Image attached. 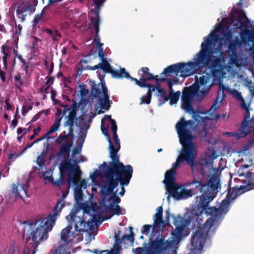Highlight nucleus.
I'll use <instances>...</instances> for the list:
<instances>
[{"mask_svg":"<svg viewBox=\"0 0 254 254\" xmlns=\"http://www.w3.org/2000/svg\"><path fill=\"white\" fill-rule=\"evenodd\" d=\"M221 29L217 24L209 34L203 37L201 44V50L193 57V61L188 63H179L164 69L163 73L171 76L187 77L204 67L210 68L212 74L206 73L199 77L196 83L186 88L182 97V108L185 112L192 114L194 121H185L183 123L191 122L190 132L202 127L201 137L211 144L217 142L212 135L211 120H216L220 116L214 113L218 108V103H214L207 112H194L192 107L194 101H201L210 91L213 84L220 87L222 79L229 74L234 76L236 56L233 55L235 49L233 44L229 46V51H223V42L221 41Z\"/></svg>","mask_w":254,"mask_h":254,"instance_id":"nucleus-1","label":"nucleus"},{"mask_svg":"<svg viewBox=\"0 0 254 254\" xmlns=\"http://www.w3.org/2000/svg\"><path fill=\"white\" fill-rule=\"evenodd\" d=\"M101 130L109 143L110 157L112 161L108 164L104 162L90 175V178L95 182L99 177L103 176L102 192L103 197L111 193L120 183L121 190L119 194L123 196L125 192L124 186H127L132 177L133 169L129 165L124 166L119 161L117 152L120 149V141L117 134V126L110 116L105 115L101 121Z\"/></svg>","mask_w":254,"mask_h":254,"instance_id":"nucleus-2","label":"nucleus"},{"mask_svg":"<svg viewBox=\"0 0 254 254\" xmlns=\"http://www.w3.org/2000/svg\"><path fill=\"white\" fill-rule=\"evenodd\" d=\"M104 180L103 176H101L99 177L95 182L92 181L94 185L101 187V200L99 208L96 209L95 206L92 209L88 210L73 209L66 216L67 222L72 226H74L76 231L91 232L97 229V223L98 221L101 223L106 219H109L114 215H120L125 213V210L118 205L121 199L117 195V191H114L116 187L113 189L111 193L103 197L102 187L104 184Z\"/></svg>","mask_w":254,"mask_h":254,"instance_id":"nucleus-3","label":"nucleus"},{"mask_svg":"<svg viewBox=\"0 0 254 254\" xmlns=\"http://www.w3.org/2000/svg\"><path fill=\"white\" fill-rule=\"evenodd\" d=\"M99 49L98 56L101 58L102 63L92 67V69H98L97 71L100 82L96 85L94 81L90 80V82L92 87L93 90L95 91V94L99 96L98 103L100 106L101 110H108L110 107V101L108 94V89L105 86L104 78L105 73L109 72L112 74L113 76L117 78L130 77L125 68H120V70H114L112 66L104 59V53L102 47H97Z\"/></svg>","mask_w":254,"mask_h":254,"instance_id":"nucleus-4","label":"nucleus"},{"mask_svg":"<svg viewBox=\"0 0 254 254\" xmlns=\"http://www.w3.org/2000/svg\"><path fill=\"white\" fill-rule=\"evenodd\" d=\"M67 193L63 194L55 206L53 214L48 215L46 218L39 217L33 221L25 223V229L29 236L28 241L31 239V242L34 244L36 247H38L41 241L47 239L48 233L52 230L59 213L64 207L63 201Z\"/></svg>","mask_w":254,"mask_h":254,"instance_id":"nucleus-5","label":"nucleus"},{"mask_svg":"<svg viewBox=\"0 0 254 254\" xmlns=\"http://www.w3.org/2000/svg\"><path fill=\"white\" fill-rule=\"evenodd\" d=\"M76 110L77 105L75 103H73L70 106H66L64 107V114L67 120L64 123V127H68L67 133H66L65 131L63 132L56 139L57 142L66 143L67 138L72 135L73 130L75 127H77L78 131L80 130L79 135L82 138V143L83 142L89 126L87 124L84 123L82 117L76 118Z\"/></svg>","mask_w":254,"mask_h":254,"instance_id":"nucleus-6","label":"nucleus"},{"mask_svg":"<svg viewBox=\"0 0 254 254\" xmlns=\"http://www.w3.org/2000/svg\"><path fill=\"white\" fill-rule=\"evenodd\" d=\"M82 146H78L73 150L71 156H69L68 159L62 163L60 166V172L62 174H66L68 176H70V183L74 182L77 176H80L79 166L77 165L79 162L85 161L86 159L80 154Z\"/></svg>","mask_w":254,"mask_h":254,"instance_id":"nucleus-7","label":"nucleus"},{"mask_svg":"<svg viewBox=\"0 0 254 254\" xmlns=\"http://www.w3.org/2000/svg\"><path fill=\"white\" fill-rule=\"evenodd\" d=\"M252 81L248 80V84L246 86L248 88L251 95L254 97V85H251ZM248 114L249 113L248 112ZM250 115L246 116L242 123L241 128L235 132H227L225 133L229 137H234L238 139L245 137L252 131H254V118L250 120ZM254 141V136L252 142Z\"/></svg>","mask_w":254,"mask_h":254,"instance_id":"nucleus-8","label":"nucleus"},{"mask_svg":"<svg viewBox=\"0 0 254 254\" xmlns=\"http://www.w3.org/2000/svg\"><path fill=\"white\" fill-rule=\"evenodd\" d=\"M29 185L28 181L23 184L13 183L8 193L5 194L4 198L7 203L12 204L19 199L24 202L23 196H27V191Z\"/></svg>","mask_w":254,"mask_h":254,"instance_id":"nucleus-9","label":"nucleus"},{"mask_svg":"<svg viewBox=\"0 0 254 254\" xmlns=\"http://www.w3.org/2000/svg\"><path fill=\"white\" fill-rule=\"evenodd\" d=\"M94 8H92L90 11V14L91 17V25L93 26V29L95 30L96 35L94 38V41L96 43V47L102 46L103 44L100 42V38L98 35L99 32V13L100 7L103 5V3L106 0H92Z\"/></svg>","mask_w":254,"mask_h":254,"instance_id":"nucleus-10","label":"nucleus"},{"mask_svg":"<svg viewBox=\"0 0 254 254\" xmlns=\"http://www.w3.org/2000/svg\"><path fill=\"white\" fill-rule=\"evenodd\" d=\"M72 230V226L68 223V226L63 229L61 232V240L67 245H72L81 241L83 239V236L81 235L75 233Z\"/></svg>","mask_w":254,"mask_h":254,"instance_id":"nucleus-11","label":"nucleus"},{"mask_svg":"<svg viewBox=\"0 0 254 254\" xmlns=\"http://www.w3.org/2000/svg\"><path fill=\"white\" fill-rule=\"evenodd\" d=\"M72 183H70V176H68L67 181L69 186H74V197L77 203H79L82 199V188L86 187V181L85 180H81L80 176H77Z\"/></svg>","mask_w":254,"mask_h":254,"instance_id":"nucleus-12","label":"nucleus"},{"mask_svg":"<svg viewBox=\"0 0 254 254\" xmlns=\"http://www.w3.org/2000/svg\"><path fill=\"white\" fill-rule=\"evenodd\" d=\"M63 117V115H62V110L60 109H57V112L56 114V119L55 120L54 124L51 127L49 130L42 137H40L33 142V143H36L39 142V141L43 140L44 139H47L49 140L50 138H52L54 139V137H51V135L55 132L59 130L61 122L62 119Z\"/></svg>","mask_w":254,"mask_h":254,"instance_id":"nucleus-13","label":"nucleus"},{"mask_svg":"<svg viewBox=\"0 0 254 254\" xmlns=\"http://www.w3.org/2000/svg\"><path fill=\"white\" fill-rule=\"evenodd\" d=\"M163 208L162 206H159L156 209V212L154 215L153 220L154 224L155 227L164 228L169 225L170 214L169 211H165L166 217L164 220L162 219Z\"/></svg>","mask_w":254,"mask_h":254,"instance_id":"nucleus-14","label":"nucleus"},{"mask_svg":"<svg viewBox=\"0 0 254 254\" xmlns=\"http://www.w3.org/2000/svg\"><path fill=\"white\" fill-rule=\"evenodd\" d=\"M131 79L135 81L136 84L140 87H148V91L146 94L143 95L141 99L140 104H149L150 103L151 98V93L155 91L154 86L150 85H146L143 81H140L134 78L130 77Z\"/></svg>","mask_w":254,"mask_h":254,"instance_id":"nucleus-15","label":"nucleus"},{"mask_svg":"<svg viewBox=\"0 0 254 254\" xmlns=\"http://www.w3.org/2000/svg\"><path fill=\"white\" fill-rule=\"evenodd\" d=\"M220 89H222L223 91L226 90L230 93L234 97L240 102L241 107L248 111V108L240 92L235 89L230 88L229 86L223 84L222 83V84H220Z\"/></svg>","mask_w":254,"mask_h":254,"instance_id":"nucleus-16","label":"nucleus"},{"mask_svg":"<svg viewBox=\"0 0 254 254\" xmlns=\"http://www.w3.org/2000/svg\"><path fill=\"white\" fill-rule=\"evenodd\" d=\"M166 82L170 89L169 96L168 97V100H170L171 105L175 104L178 101L181 94V92L179 91L174 92L172 88L173 85L177 83V81L175 80L167 79Z\"/></svg>","mask_w":254,"mask_h":254,"instance_id":"nucleus-17","label":"nucleus"},{"mask_svg":"<svg viewBox=\"0 0 254 254\" xmlns=\"http://www.w3.org/2000/svg\"><path fill=\"white\" fill-rule=\"evenodd\" d=\"M32 13L30 6L26 3H21L18 5L16 9V15L20 21L25 20L26 16Z\"/></svg>","mask_w":254,"mask_h":254,"instance_id":"nucleus-18","label":"nucleus"},{"mask_svg":"<svg viewBox=\"0 0 254 254\" xmlns=\"http://www.w3.org/2000/svg\"><path fill=\"white\" fill-rule=\"evenodd\" d=\"M61 173V176L60 179L56 181H54L53 178V171L51 170H48L46 172H43L42 174V177L45 180V183L48 184L49 183H52V184L57 185L58 186H60L61 185L63 184V178L62 177V175H64V174Z\"/></svg>","mask_w":254,"mask_h":254,"instance_id":"nucleus-19","label":"nucleus"},{"mask_svg":"<svg viewBox=\"0 0 254 254\" xmlns=\"http://www.w3.org/2000/svg\"><path fill=\"white\" fill-rule=\"evenodd\" d=\"M155 91H156V95L157 96L160 105H162L168 100V97L165 94V90L162 88L159 85L154 86Z\"/></svg>","mask_w":254,"mask_h":254,"instance_id":"nucleus-20","label":"nucleus"},{"mask_svg":"<svg viewBox=\"0 0 254 254\" xmlns=\"http://www.w3.org/2000/svg\"><path fill=\"white\" fill-rule=\"evenodd\" d=\"M47 8V6H45L41 11V13L36 14L33 20L32 25L34 28L39 27V26L44 22V20L43 15H44L46 10Z\"/></svg>","mask_w":254,"mask_h":254,"instance_id":"nucleus-21","label":"nucleus"},{"mask_svg":"<svg viewBox=\"0 0 254 254\" xmlns=\"http://www.w3.org/2000/svg\"><path fill=\"white\" fill-rule=\"evenodd\" d=\"M115 244L114 245L113 248L109 250V254H121V247L120 244L122 243V240H120V236L117 234H115Z\"/></svg>","mask_w":254,"mask_h":254,"instance_id":"nucleus-22","label":"nucleus"},{"mask_svg":"<svg viewBox=\"0 0 254 254\" xmlns=\"http://www.w3.org/2000/svg\"><path fill=\"white\" fill-rule=\"evenodd\" d=\"M37 248L34 244L30 242L25 246L22 254H35L37 251Z\"/></svg>","mask_w":254,"mask_h":254,"instance_id":"nucleus-23","label":"nucleus"},{"mask_svg":"<svg viewBox=\"0 0 254 254\" xmlns=\"http://www.w3.org/2000/svg\"><path fill=\"white\" fill-rule=\"evenodd\" d=\"M45 155L44 153H41L40 155L38 156L36 161V163L38 165V166L36 167L37 170H42L45 167Z\"/></svg>","mask_w":254,"mask_h":254,"instance_id":"nucleus-24","label":"nucleus"},{"mask_svg":"<svg viewBox=\"0 0 254 254\" xmlns=\"http://www.w3.org/2000/svg\"><path fill=\"white\" fill-rule=\"evenodd\" d=\"M248 167V166H243L241 167L238 171V176L240 177L243 176L249 177L250 173L247 170Z\"/></svg>","mask_w":254,"mask_h":254,"instance_id":"nucleus-25","label":"nucleus"},{"mask_svg":"<svg viewBox=\"0 0 254 254\" xmlns=\"http://www.w3.org/2000/svg\"><path fill=\"white\" fill-rule=\"evenodd\" d=\"M46 32L50 34L54 41H58L61 37V34L57 31H52L50 29H47Z\"/></svg>","mask_w":254,"mask_h":254,"instance_id":"nucleus-26","label":"nucleus"},{"mask_svg":"<svg viewBox=\"0 0 254 254\" xmlns=\"http://www.w3.org/2000/svg\"><path fill=\"white\" fill-rule=\"evenodd\" d=\"M70 146L67 143H64L61 147L60 153L61 155L69 154Z\"/></svg>","mask_w":254,"mask_h":254,"instance_id":"nucleus-27","label":"nucleus"},{"mask_svg":"<svg viewBox=\"0 0 254 254\" xmlns=\"http://www.w3.org/2000/svg\"><path fill=\"white\" fill-rule=\"evenodd\" d=\"M2 51L4 55L3 58L7 59V58L10 56L11 53L10 48L7 45H2Z\"/></svg>","mask_w":254,"mask_h":254,"instance_id":"nucleus-28","label":"nucleus"},{"mask_svg":"<svg viewBox=\"0 0 254 254\" xmlns=\"http://www.w3.org/2000/svg\"><path fill=\"white\" fill-rule=\"evenodd\" d=\"M45 63L47 69L48 70L49 73L50 74L53 71L54 64L53 62L47 60H45Z\"/></svg>","mask_w":254,"mask_h":254,"instance_id":"nucleus-29","label":"nucleus"},{"mask_svg":"<svg viewBox=\"0 0 254 254\" xmlns=\"http://www.w3.org/2000/svg\"><path fill=\"white\" fill-rule=\"evenodd\" d=\"M141 70L144 73H146L147 74L148 76L147 77V79L148 80H150L153 78V76L151 74L148 73L149 69L147 67H142L141 68Z\"/></svg>","mask_w":254,"mask_h":254,"instance_id":"nucleus-30","label":"nucleus"},{"mask_svg":"<svg viewBox=\"0 0 254 254\" xmlns=\"http://www.w3.org/2000/svg\"><path fill=\"white\" fill-rule=\"evenodd\" d=\"M125 238H126L128 241L131 243H132L134 241V237L132 234L123 236L122 238L121 239L122 240V242Z\"/></svg>","mask_w":254,"mask_h":254,"instance_id":"nucleus-31","label":"nucleus"},{"mask_svg":"<svg viewBox=\"0 0 254 254\" xmlns=\"http://www.w3.org/2000/svg\"><path fill=\"white\" fill-rule=\"evenodd\" d=\"M21 154V153L18 154H15V153H10L9 154L8 159L9 160H10L13 161L15 159H16L17 158L19 157Z\"/></svg>","mask_w":254,"mask_h":254,"instance_id":"nucleus-32","label":"nucleus"},{"mask_svg":"<svg viewBox=\"0 0 254 254\" xmlns=\"http://www.w3.org/2000/svg\"><path fill=\"white\" fill-rule=\"evenodd\" d=\"M95 234L94 232H90L88 235V237L86 238V241L88 242H90L95 239Z\"/></svg>","mask_w":254,"mask_h":254,"instance_id":"nucleus-33","label":"nucleus"},{"mask_svg":"<svg viewBox=\"0 0 254 254\" xmlns=\"http://www.w3.org/2000/svg\"><path fill=\"white\" fill-rule=\"evenodd\" d=\"M151 226L148 225H145L143 226V229L142 231L143 234H148L150 230Z\"/></svg>","mask_w":254,"mask_h":254,"instance_id":"nucleus-34","label":"nucleus"},{"mask_svg":"<svg viewBox=\"0 0 254 254\" xmlns=\"http://www.w3.org/2000/svg\"><path fill=\"white\" fill-rule=\"evenodd\" d=\"M27 132V130L25 128H18L17 129V133L18 135L19 134H25Z\"/></svg>","mask_w":254,"mask_h":254,"instance_id":"nucleus-35","label":"nucleus"},{"mask_svg":"<svg viewBox=\"0 0 254 254\" xmlns=\"http://www.w3.org/2000/svg\"><path fill=\"white\" fill-rule=\"evenodd\" d=\"M21 74H18L14 77L15 80L17 82L19 83V84L22 85V82L21 81Z\"/></svg>","mask_w":254,"mask_h":254,"instance_id":"nucleus-36","label":"nucleus"},{"mask_svg":"<svg viewBox=\"0 0 254 254\" xmlns=\"http://www.w3.org/2000/svg\"><path fill=\"white\" fill-rule=\"evenodd\" d=\"M4 71L3 69L0 70V77L3 82H4L5 80Z\"/></svg>","mask_w":254,"mask_h":254,"instance_id":"nucleus-37","label":"nucleus"},{"mask_svg":"<svg viewBox=\"0 0 254 254\" xmlns=\"http://www.w3.org/2000/svg\"><path fill=\"white\" fill-rule=\"evenodd\" d=\"M54 78H53V77H48L46 81V84L50 86L54 83Z\"/></svg>","mask_w":254,"mask_h":254,"instance_id":"nucleus-38","label":"nucleus"},{"mask_svg":"<svg viewBox=\"0 0 254 254\" xmlns=\"http://www.w3.org/2000/svg\"><path fill=\"white\" fill-rule=\"evenodd\" d=\"M5 104H6V108L7 110H11L12 109V106L8 103V100H5Z\"/></svg>","mask_w":254,"mask_h":254,"instance_id":"nucleus-39","label":"nucleus"},{"mask_svg":"<svg viewBox=\"0 0 254 254\" xmlns=\"http://www.w3.org/2000/svg\"><path fill=\"white\" fill-rule=\"evenodd\" d=\"M2 61L3 64V70H7V58H2Z\"/></svg>","mask_w":254,"mask_h":254,"instance_id":"nucleus-40","label":"nucleus"},{"mask_svg":"<svg viewBox=\"0 0 254 254\" xmlns=\"http://www.w3.org/2000/svg\"><path fill=\"white\" fill-rule=\"evenodd\" d=\"M81 93L82 95H86L88 93V90L84 89V88L81 87V90H80Z\"/></svg>","mask_w":254,"mask_h":254,"instance_id":"nucleus-41","label":"nucleus"},{"mask_svg":"<svg viewBox=\"0 0 254 254\" xmlns=\"http://www.w3.org/2000/svg\"><path fill=\"white\" fill-rule=\"evenodd\" d=\"M40 131H41V127H38L37 128H35L34 129V135H37Z\"/></svg>","mask_w":254,"mask_h":254,"instance_id":"nucleus-42","label":"nucleus"},{"mask_svg":"<svg viewBox=\"0 0 254 254\" xmlns=\"http://www.w3.org/2000/svg\"><path fill=\"white\" fill-rule=\"evenodd\" d=\"M63 0H48V3H49V4H53V3H55L56 2H60L61 1H62Z\"/></svg>","mask_w":254,"mask_h":254,"instance_id":"nucleus-43","label":"nucleus"},{"mask_svg":"<svg viewBox=\"0 0 254 254\" xmlns=\"http://www.w3.org/2000/svg\"><path fill=\"white\" fill-rule=\"evenodd\" d=\"M16 117V114L14 116V119H13L12 121V125L14 127H15L17 125V121L15 119Z\"/></svg>","mask_w":254,"mask_h":254,"instance_id":"nucleus-44","label":"nucleus"},{"mask_svg":"<svg viewBox=\"0 0 254 254\" xmlns=\"http://www.w3.org/2000/svg\"><path fill=\"white\" fill-rule=\"evenodd\" d=\"M143 251L141 248H138L136 249L135 253L136 254H140V253Z\"/></svg>","mask_w":254,"mask_h":254,"instance_id":"nucleus-45","label":"nucleus"},{"mask_svg":"<svg viewBox=\"0 0 254 254\" xmlns=\"http://www.w3.org/2000/svg\"><path fill=\"white\" fill-rule=\"evenodd\" d=\"M5 31V28H4V26L3 24H1L0 23V31Z\"/></svg>","mask_w":254,"mask_h":254,"instance_id":"nucleus-46","label":"nucleus"},{"mask_svg":"<svg viewBox=\"0 0 254 254\" xmlns=\"http://www.w3.org/2000/svg\"><path fill=\"white\" fill-rule=\"evenodd\" d=\"M67 51V48L65 47H63L62 50V53L63 54H65Z\"/></svg>","mask_w":254,"mask_h":254,"instance_id":"nucleus-47","label":"nucleus"},{"mask_svg":"<svg viewBox=\"0 0 254 254\" xmlns=\"http://www.w3.org/2000/svg\"><path fill=\"white\" fill-rule=\"evenodd\" d=\"M101 254H109V250L103 251Z\"/></svg>","mask_w":254,"mask_h":254,"instance_id":"nucleus-48","label":"nucleus"},{"mask_svg":"<svg viewBox=\"0 0 254 254\" xmlns=\"http://www.w3.org/2000/svg\"><path fill=\"white\" fill-rule=\"evenodd\" d=\"M61 250H60V253H58V251L56 252V253L55 254H70L69 253H61Z\"/></svg>","mask_w":254,"mask_h":254,"instance_id":"nucleus-49","label":"nucleus"},{"mask_svg":"<svg viewBox=\"0 0 254 254\" xmlns=\"http://www.w3.org/2000/svg\"><path fill=\"white\" fill-rule=\"evenodd\" d=\"M27 111H25L24 108H22V114L24 115L27 113Z\"/></svg>","mask_w":254,"mask_h":254,"instance_id":"nucleus-50","label":"nucleus"},{"mask_svg":"<svg viewBox=\"0 0 254 254\" xmlns=\"http://www.w3.org/2000/svg\"><path fill=\"white\" fill-rule=\"evenodd\" d=\"M35 136H36V135H34V134L33 135H32V136L30 137V139H33L35 137Z\"/></svg>","mask_w":254,"mask_h":254,"instance_id":"nucleus-51","label":"nucleus"},{"mask_svg":"<svg viewBox=\"0 0 254 254\" xmlns=\"http://www.w3.org/2000/svg\"><path fill=\"white\" fill-rule=\"evenodd\" d=\"M238 4L240 5H242V0H240L238 3Z\"/></svg>","mask_w":254,"mask_h":254,"instance_id":"nucleus-52","label":"nucleus"},{"mask_svg":"<svg viewBox=\"0 0 254 254\" xmlns=\"http://www.w3.org/2000/svg\"><path fill=\"white\" fill-rule=\"evenodd\" d=\"M34 144V143H32L31 144L29 145L27 147V148L31 147H32V146Z\"/></svg>","mask_w":254,"mask_h":254,"instance_id":"nucleus-53","label":"nucleus"},{"mask_svg":"<svg viewBox=\"0 0 254 254\" xmlns=\"http://www.w3.org/2000/svg\"><path fill=\"white\" fill-rule=\"evenodd\" d=\"M39 41V39H38V38H35V42H37V41Z\"/></svg>","mask_w":254,"mask_h":254,"instance_id":"nucleus-54","label":"nucleus"},{"mask_svg":"<svg viewBox=\"0 0 254 254\" xmlns=\"http://www.w3.org/2000/svg\"><path fill=\"white\" fill-rule=\"evenodd\" d=\"M93 252L94 253H97V250L96 249L94 250Z\"/></svg>","mask_w":254,"mask_h":254,"instance_id":"nucleus-55","label":"nucleus"},{"mask_svg":"<svg viewBox=\"0 0 254 254\" xmlns=\"http://www.w3.org/2000/svg\"><path fill=\"white\" fill-rule=\"evenodd\" d=\"M162 149H158V152H161V151H162Z\"/></svg>","mask_w":254,"mask_h":254,"instance_id":"nucleus-56","label":"nucleus"},{"mask_svg":"<svg viewBox=\"0 0 254 254\" xmlns=\"http://www.w3.org/2000/svg\"><path fill=\"white\" fill-rule=\"evenodd\" d=\"M21 137H19V136H18V137H17V139H18V140L19 141H20Z\"/></svg>","mask_w":254,"mask_h":254,"instance_id":"nucleus-57","label":"nucleus"},{"mask_svg":"<svg viewBox=\"0 0 254 254\" xmlns=\"http://www.w3.org/2000/svg\"><path fill=\"white\" fill-rule=\"evenodd\" d=\"M7 115H4V118L7 119Z\"/></svg>","mask_w":254,"mask_h":254,"instance_id":"nucleus-58","label":"nucleus"},{"mask_svg":"<svg viewBox=\"0 0 254 254\" xmlns=\"http://www.w3.org/2000/svg\"><path fill=\"white\" fill-rule=\"evenodd\" d=\"M221 116L222 117H226V116L225 115H221Z\"/></svg>","mask_w":254,"mask_h":254,"instance_id":"nucleus-59","label":"nucleus"},{"mask_svg":"<svg viewBox=\"0 0 254 254\" xmlns=\"http://www.w3.org/2000/svg\"><path fill=\"white\" fill-rule=\"evenodd\" d=\"M81 2H83L84 0H79Z\"/></svg>","mask_w":254,"mask_h":254,"instance_id":"nucleus-60","label":"nucleus"},{"mask_svg":"<svg viewBox=\"0 0 254 254\" xmlns=\"http://www.w3.org/2000/svg\"><path fill=\"white\" fill-rule=\"evenodd\" d=\"M158 76H156V77H157ZM156 79H157V81H160V79H158L157 78H156Z\"/></svg>","mask_w":254,"mask_h":254,"instance_id":"nucleus-61","label":"nucleus"},{"mask_svg":"<svg viewBox=\"0 0 254 254\" xmlns=\"http://www.w3.org/2000/svg\"><path fill=\"white\" fill-rule=\"evenodd\" d=\"M14 54H15V55H16L17 52H16V51H15V50H14Z\"/></svg>","mask_w":254,"mask_h":254,"instance_id":"nucleus-62","label":"nucleus"},{"mask_svg":"<svg viewBox=\"0 0 254 254\" xmlns=\"http://www.w3.org/2000/svg\"><path fill=\"white\" fill-rule=\"evenodd\" d=\"M53 96H54V92L53 91L52 92V98L53 97Z\"/></svg>","mask_w":254,"mask_h":254,"instance_id":"nucleus-63","label":"nucleus"},{"mask_svg":"<svg viewBox=\"0 0 254 254\" xmlns=\"http://www.w3.org/2000/svg\"><path fill=\"white\" fill-rule=\"evenodd\" d=\"M143 236H140V238H141V239H143Z\"/></svg>","mask_w":254,"mask_h":254,"instance_id":"nucleus-64","label":"nucleus"}]
</instances>
